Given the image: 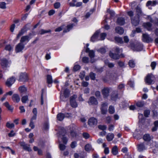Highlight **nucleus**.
Returning <instances> with one entry per match:
<instances>
[{
    "label": "nucleus",
    "instance_id": "22",
    "mask_svg": "<svg viewBox=\"0 0 158 158\" xmlns=\"http://www.w3.org/2000/svg\"><path fill=\"white\" fill-rule=\"evenodd\" d=\"M138 150L139 152H142L146 149L144 144L143 143H140L137 145Z\"/></svg>",
    "mask_w": 158,
    "mask_h": 158
},
{
    "label": "nucleus",
    "instance_id": "33",
    "mask_svg": "<svg viewBox=\"0 0 158 158\" xmlns=\"http://www.w3.org/2000/svg\"><path fill=\"white\" fill-rule=\"evenodd\" d=\"M145 105V102L143 101H138L136 103V106L138 107H142Z\"/></svg>",
    "mask_w": 158,
    "mask_h": 158
},
{
    "label": "nucleus",
    "instance_id": "18",
    "mask_svg": "<svg viewBox=\"0 0 158 158\" xmlns=\"http://www.w3.org/2000/svg\"><path fill=\"white\" fill-rule=\"evenodd\" d=\"M12 99L13 102L18 103L20 101V98L18 94H14L12 95Z\"/></svg>",
    "mask_w": 158,
    "mask_h": 158
},
{
    "label": "nucleus",
    "instance_id": "1",
    "mask_svg": "<svg viewBox=\"0 0 158 158\" xmlns=\"http://www.w3.org/2000/svg\"><path fill=\"white\" fill-rule=\"evenodd\" d=\"M143 45L139 43H134L130 42L129 47L134 51H140L143 49Z\"/></svg>",
    "mask_w": 158,
    "mask_h": 158
},
{
    "label": "nucleus",
    "instance_id": "48",
    "mask_svg": "<svg viewBox=\"0 0 158 158\" xmlns=\"http://www.w3.org/2000/svg\"><path fill=\"white\" fill-rule=\"evenodd\" d=\"M109 112L110 114H113L114 112V107L112 106H109Z\"/></svg>",
    "mask_w": 158,
    "mask_h": 158
},
{
    "label": "nucleus",
    "instance_id": "58",
    "mask_svg": "<svg viewBox=\"0 0 158 158\" xmlns=\"http://www.w3.org/2000/svg\"><path fill=\"white\" fill-rule=\"evenodd\" d=\"M44 128L45 130H47L48 129V122H46L44 123Z\"/></svg>",
    "mask_w": 158,
    "mask_h": 158
},
{
    "label": "nucleus",
    "instance_id": "3",
    "mask_svg": "<svg viewBox=\"0 0 158 158\" xmlns=\"http://www.w3.org/2000/svg\"><path fill=\"white\" fill-rule=\"evenodd\" d=\"M142 40L147 43L152 42L153 39L149 35L147 34H143L142 35Z\"/></svg>",
    "mask_w": 158,
    "mask_h": 158
},
{
    "label": "nucleus",
    "instance_id": "46",
    "mask_svg": "<svg viewBox=\"0 0 158 158\" xmlns=\"http://www.w3.org/2000/svg\"><path fill=\"white\" fill-rule=\"evenodd\" d=\"M89 56L90 58L94 57L95 56L94 52L93 50H91L89 53Z\"/></svg>",
    "mask_w": 158,
    "mask_h": 158
},
{
    "label": "nucleus",
    "instance_id": "60",
    "mask_svg": "<svg viewBox=\"0 0 158 158\" xmlns=\"http://www.w3.org/2000/svg\"><path fill=\"white\" fill-rule=\"evenodd\" d=\"M23 148L24 150H27L29 152H30L31 151V148H30L29 147H28L27 144H26V145L25 146H24V147Z\"/></svg>",
    "mask_w": 158,
    "mask_h": 158
},
{
    "label": "nucleus",
    "instance_id": "41",
    "mask_svg": "<svg viewBox=\"0 0 158 158\" xmlns=\"http://www.w3.org/2000/svg\"><path fill=\"white\" fill-rule=\"evenodd\" d=\"M74 24H73L68 25L67 26V29L66 30H64L63 31L64 32H67L69 31L70 29L72 28Z\"/></svg>",
    "mask_w": 158,
    "mask_h": 158
},
{
    "label": "nucleus",
    "instance_id": "64",
    "mask_svg": "<svg viewBox=\"0 0 158 158\" xmlns=\"http://www.w3.org/2000/svg\"><path fill=\"white\" fill-rule=\"evenodd\" d=\"M117 63L118 64V65L120 67H124V63L122 61H118L117 62Z\"/></svg>",
    "mask_w": 158,
    "mask_h": 158
},
{
    "label": "nucleus",
    "instance_id": "28",
    "mask_svg": "<svg viewBox=\"0 0 158 158\" xmlns=\"http://www.w3.org/2000/svg\"><path fill=\"white\" fill-rule=\"evenodd\" d=\"M104 63L109 68H112L114 67V64L113 63L110 62L107 59L104 60Z\"/></svg>",
    "mask_w": 158,
    "mask_h": 158
},
{
    "label": "nucleus",
    "instance_id": "40",
    "mask_svg": "<svg viewBox=\"0 0 158 158\" xmlns=\"http://www.w3.org/2000/svg\"><path fill=\"white\" fill-rule=\"evenodd\" d=\"M5 106L8 109V110L12 111L13 108H12L11 106L9 104V103L8 102H6L4 103Z\"/></svg>",
    "mask_w": 158,
    "mask_h": 158
},
{
    "label": "nucleus",
    "instance_id": "51",
    "mask_svg": "<svg viewBox=\"0 0 158 158\" xmlns=\"http://www.w3.org/2000/svg\"><path fill=\"white\" fill-rule=\"evenodd\" d=\"M6 126L9 128H11L14 127V123L10 124L9 122H7L6 123Z\"/></svg>",
    "mask_w": 158,
    "mask_h": 158
},
{
    "label": "nucleus",
    "instance_id": "23",
    "mask_svg": "<svg viewBox=\"0 0 158 158\" xmlns=\"http://www.w3.org/2000/svg\"><path fill=\"white\" fill-rule=\"evenodd\" d=\"M118 98V93L116 91H114L112 93L111 99L113 101H116Z\"/></svg>",
    "mask_w": 158,
    "mask_h": 158
},
{
    "label": "nucleus",
    "instance_id": "43",
    "mask_svg": "<svg viewBox=\"0 0 158 158\" xmlns=\"http://www.w3.org/2000/svg\"><path fill=\"white\" fill-rule=\"evenodd\" d=\"M128 64L129 66L131 68H134L135 66V63L134 61L132 60H129Z\"/></svg>",
    "mask_w": 158,
    "mask_h": 158
},
{
    "label": "nucleus",
    "instance_id": "34",
    "mask_svg": "<svg viewBox=\"0 0 158 158\" xmlns=\"http://www.w3.org/2000/svg\"><path fill=\"white\" fill-rule=\"evenodd\" d=\"M81 2H78L76 4H74L73 2H69V5L71 6H75L77 7L80 6L82 5Z\"/></svg>",
    "mask_w": 158,
    "mask_h": 158
},
{
    "label": "nucleus",
    "instance_id": "8",
    "mask_svg": "<svg viewBox=\"0 0 158 158\" xmlns=\"http://www.w3.org/2000/svg\"><path fill=\"white\" fill-rule=\"evenodd\" d=\"M28 80L27 74L25 73H21L19 77V81L23 82H25Z\"/></svg>",
    "mask_w": 158,
    "mask_h": 158
},
{
    "label": "nucleus",
    "instance_id": "47",
    "mask_svg": "<svg viewBox=\"0 0 158 158\" xmlns=\"http://www.w3.org/2000/svg\"><path fill=\"white\" fill-rule=\"evenodd\" d=\"M28 100L27 95L24 96L22 97L21 98L22 102L23 103H25Z\"/></svg>",
    "mask_w": 158,
    "mask_h": 158
},
{
    "label": "nucleus",
    "instance_id": "10",
    "mask_svg": "<svg viewBox=\"0 0 158 158\" xmlns=\"http://www.w3.org/2000/svg\"><path fill=\"white\" fill-rule=\"evenodd\" d=\"M110 92V89L108 87L104 88L102 91V94L103 95V98H107L109 95Z\"/></svg>",
    "mask_w": 158,
    "mask_h": 158
},
{
    "label": "nucleus",
    "instance_id": "52",
    "mask_svg": "<svg viewBox=\"0 0 158 158\" xmlns=\"http://www.w3.org/2000/svg\"><path fill=\"white\" fill-rule=\"evenodd\" d=\"M12 49V47L11 45L10 44H8L6 45L5 49L6 50L8 51H10Z\"/></svg>",
    "mask_w": 158,
    "mask_h": 158
},
{
    "label": "nucleus",
    "instance_id": "63",
    "mask_svg": "<svg viewBox=\"0 0 158 158\" xmlns=\"http://www.w3.org/2000/svg\"><path fill=\"white\" fill-rule=\"evenodd\" d=\"M122 51L121 49H119L118 47H116L115 48V52L117 54H118L119 53H120V52Z\"/></svg>",
    "mask_w": 158,
    "mask_h": 158
},
{
    "label": "nucleus",
    "instance_id": "27",
    "mask_svg": "<svg viewBox=\"0 0 158 158\" xmlns=\"http://www.w3.org/2000/svg\"><path fill=\"white\" fill-rule=\"evenodd\" d=\"M66 130L64 128H62L61 129L59 132V137H61L63 136H65V135L66 134Z\"/></svg>",
    "mask_w": 158,
    "mask_h": 158
},
{
    "label": "nucleus",
    "instance_id": "30",
    "mask_svg": "<svg viewBox=\"0 0 158 158\" xmlns=\"http://www.w3.org/2000/svg\"><path fill=\"white\" fill-rule=\"evenodd\" d=\"M144 26L148 30H151V27L152 26V24L150 22H147L143 23Z\"/></svg>",
    "mask_w": 158,
    "mask_h": 158
},
{
    "label": "nucleus",
    "instance_id": "25",
    "mask_svg": "<svg viewBox=\"0 0 158 158\" xmlns=\"http://www.w3.org/2000/svg\"><path fill=\"white\" fill-rule=\"evenodd\" d=\"M115 30L117 33L120 35L123 34L124 31L123 28L120 27H116L115 28Z\"/></svg>",
    "mask_w": 158,
    "mask_h": 158
},
{
    "label": "nucleus",
    "instance_id": "50",
    "mask_svg": "<svg viewBox=\"0 0 158 158\" xmlns=\"http://www.w3.org/2000/svg\"><path fill=\"white\" fill-rule=\"evenodd\" d=\"M59 147L60 149V150L61 151L64 150L66 148L65 146L62 143H60L59 145Z\"/></svg>",
    "mask_w": 158,
    "mask_h": 158
},
{
    "label": "nucleus",
    "instance_id": "4",
    "mask_svg": "<svg viewBox=\"0 0 158 158\" xmlns=\"http://www.w3.org/2000/svg\"><path fill=\"white\" fill-rule=\"evenodd\" d=\"M77 98L76 95H74L70 98V103L72 107L76 108L77 106V104L76 101V98Z\"/></svg>",
    "mask_w": 158,
    "mask_h": 158
},
{
    "label": "nucleus",
    "instance_id": "2",
    "mask_svg": "<svg viewBox=\"0 0 158 158\" xmlns=\"http://www.w3.org/2000/svg\"><path fill=\"white\" fill-rule=\"evenodd\" d=\"M155 77L152 74H148L146 77V82L149 85H150L154 82Z\"/></svg>",
    "mask_w": 158,
    "mask_h": 158
},
{
    "label": "nucleus",
    "instance_id": "35",
    "mask_svg": "<svg viewBox=\"0 0 158 158\" xmlns=\"http://www.w3.org/2000/svg\"><path fill=\"white\" fill-rule=\"evenodd\" d=\"M143 138L145 141H149L151 140V137L148 134H146L144 135Z\"/></svg>",
    "mask_w": 158,
    "mask_h": 158
},
{
    "label": "nucleus",
    "instance_id": "32",
    "mask_svg": "<svg viewBox=\"0 0 158 158\" xmlns=\"http://www.w3.org/2000/svg\"><path fill=\"white\" fill-rule=\"evenodd\" d=\"M111 78V77L109 75H107L102 78V80L104 82H106L110 80Z\"/></svg>",
    "mask_w": 158,
    "mask_h": 158
},
{
    "label": "nucleus",
    "instance_id": "57",
    "mask_svg": "<svg viewBox=\"0 0 158 158\" xmlns=\"http://www.w3.org/2000/svg\"><path fill=\"white\" fill-rule=\"evenodd\" d=\"M60 138L62 139L63 142L64 144H66L67 142L68 139L65 136H63Z\"/></svg>",
    "mask_w": 158,
    "mask_h": 158
},
{
    "label": "nucleus",
    "instance_id": "16",
    "mask_svg": "<svg viewBox=\"0 0 158 158\" xmlns=\"http://www.w3.org/2000/svg\"><path fill=\"white\" fill-rule=\"evenodd\" d=\"M30 39V38L29 36H28L27 35L23 36L21 37L20 40V42L23 44V43L26 41L28 42Z\"/></svg>",
    "mask_w": 158,
    "mask_h": 158
},
{
    "label": "nucleus",
    "instance_id": "54",
    "mask_svg": "<svg viewBox=\"0 0 158 158\" xmlns=\"http://www.w3.org/2000/svg\"><path fill=\"white\" fill-rule=\"evenodd\" d=\"M81 66L79 65H75L73 67V70L74 71H77L80 69Z\"/></svg>",
    "mask_w": 158,
    "mask_h": 158
},
{
    "label": "nucleus",
    "instance_id": "44",
    "mask_svg": "<svg viewBox=\"0 0 158 158\" xmlns=\"http://www.w3.org/2000/svg\"><path fill=\"white\" fill-rule=\"evenodd\" d=\"M82 60L85 63H88L89 62V58L87 57H83L82 58Z\"/></svg>",
    "mask_w": 158,
    "mask_h": 158
},
{
    "label": "nucleus",
    "instance_id": "14",
    "mask_svg": "<svg viewBox=\"0 0 158 158\" xmlns=\"http://www.w3.org/2000/svg\"><path fill=\"white\" fill-rule=\"evenodd\" d=\"M69 91L68 89H65L64 91V96H61L60 97V99L61 100L64 101L65 100L64 99V98H68L69 96Z\"/></svg>",
    "mask_w": 158,
    "mask_h": 158
},
{
    "label": "nucleus",
    "instance_id": "11",
    "mask_svg": "<svg viewBox=\"0 0 158 158\" xmlns=\"http://www.w3.org/2000/svg\"><path fill=\"white\" fill-rule=\"evenodd\" d=\"M24 48V45L23 44L20 42L16 46L15 51L16 52H21Z\"/></svg>",
    "mask_w": 158,
    "mask_h": 158
},
{
    "label": "nucleus",
    "instance_id": "45",
    "mask_svg": "<svg viewBox=\"0 0 158 158\" xmlns=\"http://www.w3.org/2000/svg\"><path fill=\"white\" fill-rule=\"evenodd\" d=\"M96 74L92 72H91L89 74V77L92 80H94L95 79Z\"/></svg>",
    "mask_w": 158,
    "mask_h": 158
},
{
    "label": "nucleus",
    "instance_id": "39",
    "mask_svg": "<svg viewBox=\"0 0 158 158\" xmlns=\"http://www.w3.org/2000/svg\"><path fill=\"white\" fill-rule=\"evenodd\" d=\"M85 150L87 152H89L92 149L91 146L89 144H86L85 146Z\"/></svg>",
    "mask_w": 158,
    "mask_h": 158
},
{
    "label": "nucleus",
    "instance_id": "7",
    "mask_svg": "<svg viewBox=\"0 0 158 158\" xmlns=\"http://www.w3.org/2000/svg\"><path fill=\"white\" fill-rule=\"evenodd\" d=\"M88 103L89 105L94 106L97 105L98 103L96 98L94 96H91L90 97Z\"/></svg>",
    "mask_w": 158,
    "mask_h": 158
},
{
    "label": "nucleus",
    "instance_id": "36",
    "mask_svg": "<svg viewBox=\"0 0 158 158\" xmlns=\"http://www.w3.org/2000/svg\"><path fill=\"white\" fill-rule=\"evenodd\" d=\"M114 40L115 41L118 43H120V44H122L123 43V39L121 38L115 37H114Z\"/></svg>",
    "mask_w": 158,
    "mask_h": 158
},
{
    "label": "nucleus",
    "instance_id": "59",
    "mask_svg": "<svg viewBox=\"0 0 158 158\" xmlns=\"http://www.w3.org/2000/svg\"><path fill=\"white\" fill-rule=\"evenodd\" d=\"M125 85L124 84L121 83L118 86V89L119 90H121L124 88Z\"/></svg>",
    "mask_w": 158,
    "mask_h": 158
},
{
    "label": "nucleus",
    "instance_id": "6",
    "mask_svg": "<svg viewBox=\"0 0 158 158\" xmlns=\"http://www.w3.org/2000/svg\"><path fill=\"white\" fill-rule=\"evenodd\" d=\"M108 104L106 102H102L100 108L102 114H105L107 111Z\"/></svg>",
    "mask_w": 158,
    "mask_h": 158
},
{
    "label": "nucleus",
    "instance_id": "31",
    "mask_svg": "<svg viewBox=\"0 0 158 158\" xmlns=\"http://www.w3.org/2000/svg\"><path fill=\"white\" fill-rule=\"evenodd\" d=\"M114 135L113 133H109L107 135L106 138L107 140L110 141L112 140L114 138Z\"/></svg>",
    "mask_w": 158,
    "mask_h": 158
},
{
    "label": "nucleus",
    "instance_id": "29",
    "mask_svg": "<svg viewBox=\"0 0 158 158\" xmlns=\"http://www.w3.org/2000/svg\"><path fill=\"white\" fill-rule=\"evenodd\" d=\"M64 118V114L62 113L58 114L57 115V118L58 120L62 121Z\"/></svg>",
    "mask_w": 158,
    "mask_h": 158
},
{
    "label": "nucleus",
    "instance_id": "37",
    "mask_svg": "<svg viewBox=\"0 0 158 158\" xmlns=\"http://www.w3.org/2000/svg\"><path fill=\"white\" fill-rule=\"evenodd\" d=\"M154 127H153L152 130L153 131H156L158 127V120L156 121L154 123Z\"/></svg>",
    "mask_w": 158,
    "mask_h": 158
},
{
    "label": "nucleus",
    "instance_id": "61",
    "mask_svg": "<svg viewBox=\"0 0 158 158\" xmlns=\"http://www.w3.org/2000/svg\"><path fill=\"white\" fill-rule=\"evenodd\" d=\"M60 3L59 2H57L55 3L54 4V7L56 9H58L60 6Z\"/></svg>",
    "mask_w": 158,
    "mask_h": 158
},
{
    "label": "nucleus",
    "instance_id": "42",
    "mask_svg": "<svg viewBox=\"0 0 158 158\" xmlns=\"http://www.w3.org/2000/svg\"><path fill=\"white\" fill-rule=\"evenodd\" d=\"M47 81L48 84H51L52 83V80L51 76L49 75H47Z\"/></svg>",
    "mask_w": 158,
    "mask_h": 158
},
{
    "label": "nucleus",
    "instance_id": "55",
    "mask_svg": "<svg viewBox=\"0 0 158 158\" xmlns=\"http://www.w3.org/2000/svg\"><path fill=\"white\" fill-rule=\"evenodd\" d=\"M70 132V134L73 137H74L76 135V133L75 131V128H74L73 129V130L72 131L71 130Z\"/></svg>",
    "mask_w": 158,
    "mask_h": 158
},
{
    "label": "nucleus",
    "instance_id": "49",
    "mask_svg": "<svg viewBox=\"0 0 158 158\" xmlns=\"http://www.w3.org/2000/svg\"><path fill=\"white\" fill-rule=\"evenodd\" d=\"M0 8L2 9H5L6 8V3L4 2H0Z\"/></svg>",
    "mask_w": 158,
    "mask_h": 158
},
{
    "label": "nucleus",
    "instance_id": "15",
    "mask_svg": "<svg viewBox=\"0 0 158 158\" xmlns=\"http://www.w3.org/2000/svg\"><path fill=\"white\" fill-rule=\"evenodd\" d=\"M135 9L136 14L135 16L139 18L143 15L141 9L140 7L138 6L136 7Z\"/></svg>",
    "mask_w": 158,
    "mask_h": 158
},
{
    "label": "nucleus",
    "instance_id": "13",
    "mask_svg": "<svg viewBox=\"0 0 158 158\" xmlns=\"http://www.w3.org/2000/svg\"><path fill=\"white\" fill-rule=\"evenodd\" d=\"M97 121L95 118L92 117L89 118L88 120V124L90 126L97 125Z\"/></svg>",
    "mask_w": 158,
    "mask_h": 158
},
{
    "label": "nucleus",
    "instance_id": "62",
    "mask_svg": "<svg viewBox=\"0 0 158 158\" xmlns=\"http://www.w3.org/2000/svg\"><path fill=\"white\" fill-rule=\"evenodd\" d=\"M98 128L99 129L102 130H104L106 129V127L105 125H99L98 126Z\"/></svg>",
    "mask_w": 158,
    "mask_h": 158
},
{
    "label": "nucleus",
    "instance_id": "12",
    "mask_svg": "<svg viewBox=\"0 0 158 158\" xmlns=\"http://www.w3.org/2000/svg\"><path fill=\"white\" fill-rule=\"evenodd\" d=\"M15 77H12L8 79L6 82V85L8 87H10L15 82Z\"/></svg>",
    "mask_w": 158,
    "mask_h": 158
},
{
    "label": "nucleus",
    "instance_id": "9",
    "mask_svg": "<svg viewBox=\"0 0 158 158\" xmlns=\"http://www.w3.org/2000/svg\"><path fill=\"white\" fill-rule=\"evenodd\" d=\"M139 18V17L136 16L131 18V23L133 25L136 26L139 24L140 21Z\"/></svg>",
    "mask_w": 158,
    "mask_h": 158
},
{
    "label": "nucleus",
    "instance_id": "19",
    "mask_svg": "<svg viewBox=\"0 0 158 158\" xmlns=\"http://www.w3.org/2000/svg\"><path fill=\"white\" fill-rule=\"evenodd\" d=\"M19 90L21 94V95L25 93L27 91V89L24 85H22L19 88Z\"/></svg>",
    "mask_w": 158,
    "mask_h": 158
},
{
    "label": "nucleus",
    "instance_id": "5",
    "mask_svg": "<svg viewBox=\"0 0 158 158\" xmlns=\"http://www.w3.org/2000/svg\"><path fill=\"white\" fill-rule=\"evenodd\" d=\"M28 24H27L21 29L20 31L19 32V33L17 35L16 39L18 40L19 38L24 33L26 32L27 31L28 29V28L27 27V25Z\"/></svg>",
    "mask_w": 158,
    "mask_h": 158
},
{
    "label": "nucleus",
    "instance_id": "38",
    "mask_svg": "<svg viewBox=\"0 0 158 158\" xmlns=\"http://www.w3.org/2000/svg\"><path fill=\"white\" fill-rule=\"evenodd\" d=\"M157 3V2L156 1H149L147 2L146 4V6H148L149 5L153 6L156 5Z\"/></svg>",
    "mask_w": 158,
    "mask_h": 158
},
{
    "label": "nucleus",
    "instance_id": "53",
    "mask_svg": "<svg viewBox=\"0 0 158 158\" xmlns=\"http://www.w3.org/2000/svg\"><path fill=\"white\" fill-rule=\"evenodd\" d=\"M150 110H145L144 112V116L146 117H148L150 114Z\"/></svg>",
    "mask_w": 158,
    "mask_h": 158
},
{
    "label": "nucleus",
    "instance_id": "17",
    "mask_svg": "<svg viewBox=\"0 0 158 158\" xmlns=\"http://www.w3.org/2000/svg\"><path fill=\"white\" fill-rule=\"evenodd\" d=\"M116 23L118 25H123L125 23V19L123 18L119 17L117 20Z\"/></svg>",
    "mask_w": 158,
    "mask_h": 158
},
{
    "label": "nucleus",
    "instance_id": "20",
    "mask_svg": "<svg viewBox=\"0 0 158 158\" xmlns=\"http://www.w3.org/2000/svg\"><path fill=\"white\" fill-rule=\"evenodd\" d=\"M109 55L111 58L114 60H117L120 58V55L117 53H114L110 52Z\"/></svg>",
    "mask_w": 158,
    "mask_h": 158
},
{
    "label": "nucleus",
    "instance_id": "26",
    "mask_svg": "<svg viewBox=\"0 0 158 158\" xmlns=\"http://www.w3.org/2000/svg\"><path fill=\"white\" fill-rule=\"evenodd\" d=\"M111 152L114 155H116L118 152V149L116 146H114L111 150Z\"/></svg>",
    "mask_w": 158,
    "mask_h": 158
},
{
    "label": "nucleus",
    "instance_id": "56",
    "mask_svg": "<svg viewBox=\"0 0 158 158\" xmlns=\"http://www.w3.org/2000/svg\"><path fill=\"white\" fill-rule=\"evenodd\" d=\"M106 34L105 33H102L100 34V39H99V40H104L105 39V37H106Z\"/></svg>",
    "mask_w": 158,
    "mask_h": 158
},
{
    "label": "nucleus",
    "instance_id": "24",
    "mask_svg": "<svg viewBox=\"0 0 158 158\" xmlns=\"http://www.w3.org/2000/svg\"><path fill=\"white\" fill-rule=\"evenodd\" d=\"M8 63V60L6 59L1 60V65L3 68L7 67Z\"/></svg>",
    "mask_w": 158,
    "mask_h": 158
},
{
    "label": "nucleus",
    "instance_id": "21",
    "mask_svg": "<svg viewBox=\"0 0 158 158\" xmlns=\"http://www.w3.org/2000/svg\"><path fill=\"white\" fill-rule=\"evenodd\" d=\"M99 34V31H96L91 37V41L92 42H94L98 39Z\"/></svg>",
    "mask_w": 158,
    "mask_h": 158
}]
</instances>
